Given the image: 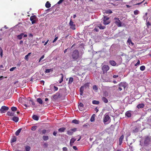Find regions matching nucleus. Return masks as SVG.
Segmentation results:
<instances>
[{
    "label": "nucleus",
    "mask_w": 151,
    "mask_h": 151,
    "mask_svg": "<svg viewBox=\"0 0 151 151\" xmlns=\"http://www.w3.org/2000/svg\"><path fill=\"white\" fill-rule=\"evenodd\" d=\"M71 129L72 131H73V132H75L77 130V128H74L73 129Z\"/></svg>",
    "instance_id": "54"
},
{
    "label": "nucleus",
    "mask_w": 151,
    "mask_h": 151,
    "mask_svg": "<svg viewBox=\"0 0 151 151\" xmlns=\"http://www.w3.org/2000/svg\"><path fill=\"white\" fill-rule=\"evenodd\" d=\"M118 85L119 86L121 87H123L124 88H125L126 87V86H125V84L124 83H122V82H121L120 83L119 85Z\"/></svg>",
    "instance_id": "26"
},
{
    "label": "nucleus",
    "mask_w": 151,
    "mask_h": 151,
    "mask_svg": "<svg viewBox=\"0 0 151 151\" xmlns=\"http://www.w3.org/2000/svg\"><path fill=\"white\" fill-rule=\"evenodd\" d=\"M22 129V128H20L19 129H18L16 132L15 134L16 136H18L19 134L20 133V132H21V131Z\"/></svg>",
    "instance_id": "22"
},
{
    "label": "nucleus",
    "mask_w": 151,
    "mask_h": 151,
    "mask_svg": "<svg viewBox=\"0 0 151 151\" xmlns=\"http://www.w3.org/2000/svg\"><path fill=\"white\" fill-rule=\"evenodd\" d=\"M31 148L29 146H27L25 147V150L26 151H30Z\"/></svg>",
    "instance_id": "42"
},
{
    "label": "nucleus",
    "mask_w": 151,
    "mask_h": 151,
    "mask_svg": "<svg viewBox=\"0 0 151 151\" xmlns=\"http://www.w3.org/2000/svg\"><path fill=\"white\" fill-rule=\"evenodd\" d=\"M62 97L61 93L60 92H58L53 96V97L54 99H56L60 98Z\"/></svg>",
    "instance_id": "6"
},
{
    "label": "nucleus",
    "mask_w": 151,
    "mask_h": 151,
    "mask_svg": "<svg viewBox=\"0 0 151 151\" xmlns=\"http://www.w3.org/2000/svg\"><path fill=\"white\" fill-rule=\"evenodd\" d=\"M118 77V75H114L113 76V77L114 78H117Z\"/></svg>",
    "instance_id": "64"
},
{
    "label": "nucleus",
    "mask_w": 151,
    "mask_h": 151,
    "mask_svg": "<svg viewBox=\"0 0 151 151\" xmlns=\"http://www.w3.org/2000/svg\"><path fill=\"white\" fill-rule=\"evenodd\" d=\"M72 123L76 124H79V121L76 119H74L72 120Z\"/></svg>",
    "instance_id": "38"
},
{
    "label": "nucleus",
    "mask_w": 151,
    "mask_h": 151,
    "mask_svg": "<svg viewBox=\"0 0 151 151\" xmlns=\"http://www.w3.org/2000/svg\"><path fill=\"white\" fill-rule=\"evenodd\" d=\"M29 37H31L32 38L33 35L32 34L30 33L29 35Z\"/></svg>",
    "instance_id": "60"
},
{
    "label": "nucleus",
    "mask_w": 151,
    "mask_h": 151,
    "mask_svg": "<svg viewBox=\"0 0 151 151\" xmlns=\"http://www.w3.org/2000/svg\"><path fill=\"white\" fill-rule=\"evenodd\" d=\"M76 140V139L74 138H73L71 139L70 143V145L71 146H73V143Z\"/></svg>",
    "instance_id": "11"
},
{
    "label": "nucleus",
    "mask_w": 151,
    "mask_h": 151,
    "mask_svg": "<svg viewBox=\"0 0 151 151\" xmlns=\"http://www.w3.org/2000/svg\"><path fill=\"white\" fill-rule=\"evenodd\" d=\"M24 35L23 33H21L20 35H18L17 36V38L19 40H21L22 37V36Z\"/></svg>",
    "instance_id": "32"
},
{
    "label": "nucleus",
    "mask_w": 151,
    "mask_h": 151,
    "mask_svg": "<svg viewBox=\"0 0 151 151\" xmlns=\"http://www.w3.org/2000/svg\"><path fill=\"white\" fill-rule=\"evenodd\" d=\"M73 78L72 77H70L69 78V80L68 81V83H69L70 84H71L72 83V82H73Z\"/></svg>",
    "instance_id": "37"
},
{
    "label": "nucleus",
    "mask_w": 151,
    "mask_h": 151,
    "mask_svg": "<svg viewBox=\"0 0 151 151\" xmlns=\"http://www.w3.org/2000/svg\"><path fill=\"white\" fill-rule=\"evenodd\" d=\"M32 118L33 119L36 121H37L39 119L38 116L35 115H34L32 116Z\"/></svg>",
    "instance_id": "28"
},
{
    "label": "nucleus",
    "mask_w": 151,
    "mask_h": 151,
    "mask_svg": "<svg viewBox=\"0 0 151 151\" xmlns=\"http://www.w3.org/2000/svg\"><path fill=\"white\" fill-rule=\"evenodd\" d=\"M106 14H111L112 13V12L111 10L109 9L106 11Z\"/></svg>",
    "instance_id": "48"
},
{
    "label": "nucleus",
    "mask_w": 151,
    "mask_h": 151,
    "mask_svg": "<svg viewBox=\"0 0 151 151\" xmlns=\"http://www.w3.org/2000/svg\"><path fill=\"white\" fill-rule=\"evenodd\" d=\"M71 58L73 61H76L79 59L81 57L79 55V52L78 50H74L72 52L71 54Z\"/></svg>",
    "instance_id": "1"
},
{
    "label": "nucleus",
    "mask_w": 151,
    "mask_h": 151,
    "mask_svg": "<svg viewBox=\"0 0 151 151\" xmlns=\"http://www.w3.org/2000/svg\"><path fill=\"white\" fill-rule=\"evenodd\" d=\"M49 132V130H47L45 129H43L42 131V132L43 134H45L47 132L48 133Z\"/></svg>",
    "instance_id": "40"
},
{
    "label": "nucleus",
    "mask_w": 151,
    "mask_h": 151,
    "mask_svg": "<svg viewBox=\"0 0 151 151\" xmlns=\"http://www.w3.org/2000/svg\"><path fill=\"white\" fill-rule=\"evenodd\" d=\"M139 131V129L138 128L136 127L133 130L132 132L134 133H137Z\"/></svg>",
    "instance_id": "39"
},
{
    "label": "nucleus",
    "mask_w": 151,
    "mask_h": 151,
    "mask_svg": "<svg viewBox=\"0 0 151 151\" xmlns=\"http://www.w3.org/2000/svg\"><path fill=\"white\" fill-rule=\"evenodd\" d=\"M92 103L94 104L98 105L99 104V102L98 101L93 100L92 101Z\"/></svg>",
    "instance_id": "35"
},
{
    "label": "nucleus",
    "mask_w": 151,
    "mask_h": 151,
    "mask_svg": "<svg viewBox=\"0 0 151 151\" xmlns=\"http://www.w3.org/2000/svg\"><path fill=\"white\" fill-rule=\"evenodd\" d=\"M134 13L135 15H137L139 13V11L138 10H136L134 11Z\"/></svg>",
    "instance_id": "50"
},
{
    "label": "nucleus",
    "mask_w": 151,
    "mask_h": 151,
    "mask_svg": "<svg viewBox=\"0 0 151 151\" xmlns=\"http://www.w3.org/2000/svg\"><path fill=\"white\" fill-rule=\"evenodd\" d=\"M109 63L113 66H115L116 64V62L114 60H110Z\"/></svg>",
    "instance_id": "15"
},
{
    "label": "nucleus",
    "mask_w": 151,
    "mask_h": 151,
    "mask_svg": "<svg viewBox=\"0 0 151 151\" xmlns=\"http://www.w3.org/2000/svg\"><path fill=\"white\" fill-rule=\"evenodd\" d=\"M16 137H15L14 136L12 139L11 142V143H13L16 141Z\"/></svg>",
    "instance_id": "34"
},
{
    "label": "nucleus",
    "mask_w": 151,
    "mask_h": 151,
    "mask_svg": "<svg viewBox=\"0 0 151 151\" xmlns=\"http://www.w3.org/2000/svg\"><path fill=\"white\" fill-rule=\"evenodd\" d=\"M73 149H74L75 150H78V148H77V147L76 146H73Z\"/></svg>",
    "instance_id": "62"
},
{
    "label": "nucleus",
    "mask_w": 151,
    "mask_h": 151,
    "mask_svg": "<svg viewBox=\"0 0 151 151\" xmlns=\"http://www.w3.org/2000/svg\"><path fill=\"white\" fill-rule=\"evenodd\" d=\"M109 17L106 16H104L103 19V23L104 25H107L110 23V22L109 20Z\"/></svg>",
    "instance_id": "3"
},
{
    "label": "nucleus",
    "mask_w": 151,
    "mask_h": 151,
    "mask_svg": "<svg viewBox=\"0 0 151 151\" xmlns=\"http://www.w3.org/2000/svg\"><path fill=\"white\" fill-rule=\"evenodd\" d=\"M140 62L139 60H138L137 62L135 64V66H137V65L140 64Z\"/></svg>",
    "instance_id": "52"
},
{
    "label": "nucleus",
    "mask_w": 151,
    "mask_h": 151,
    "mask_svg": "<svg viewBox=\"0 0 151 151\" xmlns=\"http://www.w3.org/2000/svg\"><path fill=\"white\" fill-rule=\"evenodd\" d=\"M58 37H55V38L54 40L52 42L54 43L58 39Z\"/></svg>",
    "instance_id": "56"
},
{
    "label": "nucleus",
    "mask_w": 151,
    "mask_h": 151,
    "mask_svg": "<svg viewBox=\"0 0 151 151\" xmlns=\"http://www.w3.org/2000/svg\"><path fill=\"white\" fill-rule=\"evenodd\" d=\"M146 24L147 28L151 27V17L149 18L148 21L147 20H146Z\"/></svg>",
    "instance_id": "8"
},
{
    "label": "nucleus",
    "mask_w": 151,
    "mask_h": 151,
    "mask_svg": "<svg viewBox=\"0 0 151 151\" xmlns=\"http://www.w3.org/2000/svg\"><path fill=\"white\" fill-rule=\"evenodd\" d=\"M102 70L104 73L106 72L109 69V67L108 65H104L102 67Z\"/></svg>",
    "instance_id": "5"
},
{
    "label": "nucleus",
    "mask_w": 151,
    "mask_h": 151,
    "mask_svg": "<svg viewBox=\"0 0 151 151\" xmlns=\"http://www.w3.org/2000/svg\"><path fill=\"white\" fill-rule=\"evenodd\" d=\"M124 138V136L123 135H121V136L120 137L119 139V145H121L123 140Z\"/></svg>",
    "instance_id": "17"
},
{
    "label": "nucleus",
    "mask_w": 151,
    "mask_h": 151,
    "mask_svg": "<svg viewBox=\"0 0 151 151\" xmlns=\"http://www.w3.org/2000/svg\"><path fill=\"white\" fill-rule=\"evenodd\" d=\"M37 101L40 104H42L43 101L42 100L41 98H38L37 99Z\"/></svg>",
    "instance_id": "24"
},
{
    "label": "nucleus",
    "mask_w": 151,
    "mask_h": 151,
    "mask_svg": "<svg viewBox=\"0 0 151 151\" xmlns=\"http://www.w3.org/2000/svg\"><path fill=\"white\" fill-rule=\"evenodd\" d=\"M145 66L144 65L141 66L140 68V70L142 71L144 70L145 69Z\"/></svg>",
    "instance_id": "43"
},
{
    "label": "nucleus",
    "mask_w": 151,
    "mask_h": 151,
    "mask_svg": "<svg viewBox=\"0 0 151 151\" xmlns=\"http://www.w3.org/2000/svg\"><path fill=\"white\" fill-rule=\"evenodd\" d=\"M93 88L94 90H95L96 91L97 90H98V88L97 86L96 85H94L93 86Z\"/></svg>",
    "instance_id": "47"
},
{
    "label": "nucleus",
    "mask_w": 151,
    "mask_h": 151,
    "mask_svg": "<svg viewBox=\"0 0 151 151\" xmlns=\"http://www.w3.org/2000/svg\"><path fill=\"white\" fill-rule=\"evenodd\" d=\"M66 129L64 127H62L59 128L58 129V131L60 132H63L65 131Z\"/></svg>",
    "instance_id": "20"
},
{
    "label": "nucleus",
    "mask_w": 151,
    "mask_h": 151,
    "mask_svg": "<svg viewBox=\"0 0 151 151\" xmlns=\"http://www.w3.org/2000/svg\"><path fill=\"white\" fill-rule=\"evenodd\" d=\"M95 114H93L91 116V118L90 119V121L91 122H93L95 120Z\"/></svg>",
    "instance_id": "31"
},
{
    "label": "nucleus",
    "mask_w": 151,
    "mask_h": 151,
    "mask_svg": "<svg viewBox=\"0 0 151 151\" xmlns=\"http://www.w3.org/2000/svg\"><path fill=\"white\" fill-rule=\"evenodd\" d=\"M29 103L30 104L31 103L32 105L33 106H34L35 105V103L31 99H30L29 101Z\"/></svg>",
    "instance_id": "45"
},
{
    "label": "nucleus",
    "mask_w": 151,
    "mask_h": 151,
    "mask_svg": "<svg viewBox=\"0 0 151 151\" xmlns=\"http://www.w3.org/2000/svg\"><path fill=\"white\" fill-rule=\"evenodd\" d=\"M16 67H13L9 69V70L10 71H13L16 68Z\"/></svg>",
    "instance_id": "51"
},
{
    "label": "nucleus",
    "mask_w": 151,
    "mask_h": 151,
    "mask_svg": "<svg viewBox=\"0 0 151 151\" xmlns=\"http://www.w3.org/2000/svg\"><path fill=\"white\" fill-rule=\"evenodd\" d=\"M11 109L12 111H15L17 110V108L15 107H12L11 108Z\"/></svg>",
    "instance_id": "44"
},
{
    "label": "nucleus",
    "mask_w": 151,
    "mask_h": 151,
    "mask_svg": "<svg viewBox=\"0 0 151 151\" xmlns=\"http://www.w3.org/2000/svg\"><path fill=\"white\" fill-rule=\"evenodd\" d=\"M145 106V105L143 103H141L139 104H138L137 106V107L138 109L141 108L142 109L144 108Z\"/></svg>",
    "instance_id": "12"
},
{
    "label": "nucleus",
    "mask_w": 151,
    "mask_h": 151,
    "mask_svg": "<svg viewBox=\"0 0 151 151\" xmlns=\"http://www.w3.org/2000/svg\"><path fill=\"white\" fill-rule=\"evenodd\" d=\"M108 96V93L106 91H105L104 92V96L105 97H107Z\"/></svg>",
    "instance_id": "46"
},
{
    "label": "nucleus",
    "mask_w": 151,
    "mask_h": 151,
    "mask_svg": "<svg viewBox=\"0 0 151 151\" xmlns=\"http://www.w3.org/2000/svg\"><path fill=\"white\" fill-rule=\"evenodd\" d=\"M69 24L71 28L73 30H74L75 29V25L74 24V22L72 21L71 20H70V21Z\"/></svg>",
    "instance_id": "10"
},
{
    "label": "nucleus",
    "mask_w": 151,
    "mask_h": 151,
    "mask_svg": "<svg viewBox=\"0 0 151 151\" xmlns=\"http://www.w3.org/2000/svg\"><path fill=\"white\" fill-rule=\"evenodd\" d=\"M42 139L44 141H47L49 139V137L47 136H43L42 137Z\"/></svg>",
    "instance_id": "33"
},
{
    "label": "nucleus",
    "mask_w": 151,
    "mask_h": 151,
    "mask_svg": "<svg viewBox=\"0 0 151 151\" xmlns=\"http://www.w3.org/2000/svg\"><path fill=\"white\" fill-rule=\"evenodd\" d=\"M114 23L118 27H120L122 26V23L120 20L119 21L115 22Z\"/></svg>",
    "instance_id": "13"
},
{
    "label": "nucleus",
    "mask_w": 151,
    "mask_h": 151,
    "mask_svg": "<svg viewBox=\"0 0 151 151\" xmlns=\"http://www.w3.org/2000/svg\"><path fill=\"white\" fill-rule=\"evenodd\" d=\"M37 17L35 15L31 16L30 17V20L32 22V24L35 23L36 21Z\"/></svg>",
    "instance_id": "7"
},
{
    "label": "nucleus",
    "mask_w": 151,
    "mask_h": 151,
    "mask_svg": "<svg viewBox=\"0 0 151 151\" xmlns=\"http://www.w3.org/2000/svg\"><path fill=\"white\" fill-rule=\"evenodd\" d=\"M9 109L8 107L3 106L1 107V109H0V111L2 114L5 113Z\"/></svg>",
    "instance_id": "4"
},
{
    "label": "nucleus",
    "mask_w": 151,
    "mask_h": 151,
    "mask_svg": "<svg viewBox=\"0 0 151 151\" xmlns=\"http://www.w3.org/2000/svg\"><path fill=\"white\" fill-rule=\"evenodd\" d=\"M60 75L62 76L60 80L59 81V83H61L63 81V75L61 73Z\"/></svg>",
    "instance_id": "41"
},
{
    "label": "nucleus",
    "mask_w": 151,
    "mask_h": 151,
    "mask_svg": "<svg viewBox=\"0 0 151 151\" xmlns=\"http://www.w3.org/2000/svg\"><path fill=\"white\" fill-rule=\"evenodd\" d=\"M78 108L80 111H82L84 109L83 104L82 103H80L78 105Z\"/></svg>",
    "instance_id": "9"
},
{
    "label": "nucleus",
    "mask_w": 151,
    "mask_h": 151,
    "mask_svg": "<svg viewBox=\"0 0 151 151\" xmlns=\"http://www.w3.org/2000/svg\"><path fill=\"white\" fill-rule=\"evenodd\" d=\"M37 127L36 126H33L31 128V130L33 131H34L36 130L37 128Z\"/></svg>",
    "instance_id": "49"
},
{
    "label": "nucleus",
    "mask_w": 151,
    "mask_h": 151,
    "mask_svg": "<svg viewBox=\"0 0 151 151\" xmlns=\"http://www.w3.org/2000/svg\"><path fill=\"white\" fill-rule=\"evenodd\" d=\"M73 131L70 129V130H68L67 132V134L69 135H72L73 134Z\"/></svg>",
    "instance_id": "30"
},
{
    "label": "nucleus",
    "mask_w": 151,
    "mask_h": 151,
    "mask_svg": "<svg viewBox=\"0 0 151 151\" xmlns=\"http://www.w3.org/2000/svg\"><path fill=\"white\" fill-rule=\"evenodd\" d=\"M31 54V52L29 53L27 55L25 56V57H24V59H25V60H28V57Z\"/></svg>",
    "instance_id": "36"
},
{
    "label": "nucleus",
    "mask_w": 151,
    "mask_h": 151,
    "mask_svg": "<svg viewBox=\"0 0 151 151\" xmlns=\"http://www.w3.org/2000/svg\"><path fill=\"white\" fill-rule=\"evenodd\" d=\"M63 151H67V148L66 147H64L63 148Z\"/></svg>",
    "instance_id": "58"
},
{
    "label": "nucleus",
    "mask_w": 151,
    "mask_h": 151,
    "mask_svg": "<svg viewBox=\"0 0 151 151\" xmlns=\"http://www.w3.org/2000/svg\"><path fill=\"white\" fill-rule=\"evenodd\" d=\"M44 55H43L42 56V57L40 58L39 62H40L42 59L44 58Z\"/></svg>",
    "instance_id": "55"
},
{
    "label": "nucleus",
    "mask_w": 151,
    "mask_h": 151,
    "mask_svg": "<svg viewBox=\"0 0 151 151\" xmlns=\"http://www.w3.org/2000/svg\"><path fill=\"white\" fill-rule=\"evenodd\" d=\"M54 91H57L58 90V88L57 87H56L55 86H54Z\"/></svg>",
    "instance_id": "57"
},
{
    "label": "nucleus",
    "mask_w": 151,
    "mask_h": 151,
    "mask_svg": "<svg viewBox=\"0 0 151 151\" xmlns=\"http://www.w3.org/2000/svg\"><path fill=\"white\" fill-rule=\"evenodd\" d=\"M114 20L115 21V22L119 21H120L119 18H116V17H115L114 18Z\"/></svg>",
    "instance_id": "53"
},
{
    "label": "nucleus",
    "mask_w": 151,
    "mask_h": 151,
    "mask_svg": "<svg viewBox=\"0 0 151 151\" xmlns=\"http://www.w3.org/2000/svg\"><path fill=\"white\" fill-rule=\"evenodd\" d=\"M48 145V144L47 143H44V146L45 147H47Z\"/></svg>",
    "instance_id": "61"
},
{
    "label": "nucleus",
    "mask_w": 151,
    "mask_h": 151,
    "mask_svg": "<svg viewBox=\"0 0 151 151\" xmlns=\"http://www.w3.org/2000/svg\"><path fill=\"white\" fill-rule=\"evenodd\" d=\"M53 135L55 136H56L57 132L56 131H55L53 132Z\"/></svg>",
    "instance_id": "63"
},
{
    "label": "nucleus",
    "mask_w": 151,
    "mask_h": 151,
    "mask_svg": "<svg viewBox=\"0 0 151 151\" xmlns=\"http://www.w3.org/2000/svg\"><path fill=\"white\" fill-rule=\"evenodd\" d=\"M7 115L9 116H12L14 115V113L10 111H8L7 113Z\"/></svg>",
    "instance_id": "29"
},
{
    "label": "nucleus",
    "mask_w": 151,
    "mask_h": 151,
    "mask_svg": "<svg viewBox=\"0 0 151 151\" xmlns=\"http://www.w3.org/2000/svg\"><path fill=\"white\" fill-rule=\"evenodd\" d=\"M125 115L128 117H130L131 116V114L129 111H127L125 113Z\"/></svg>",
    "instance_id": "27"
},
{
    "label": "nucleus",
    "mask_w": 151,
    "mask_h": 151,
    "mask_svg": "<svg viewBox=\"0 0 151 151\" xmlns=\"http://www.w3.org/2000/svg\"><path fill=\"white\" fill-rule=\"evenodd\" d=\"M130 37L128 39L127 42H128L129 45H130V43H131L132 45H134V43L132 42L131 38H130Z\"/></svg>",
    "instance_id": "25"
},
{
    "label": "nucleus",
    "mask_w": 151,
    "mask_h": 151,
    "mask_svg": "<svg viewBox=\"0 0 151 151\" xmlns=\"http://www.w3.org/2000/svg\"><path fill=\"white\" fill-rule=\"evenodd\" d=\"M12 120L15 122H18L19 120V118L18 117L14 116L12 118Z\"/></svg>",
    "instance_id": "16"
},
{
    "label": "nucleus",
    "mask_w": 151,
    "mask_h": 151,
    "mask_svg": "<svg viewBox=\"0 0 151 151\" xmlns=\"http://www.w3.org/2000/svg\"><path fill=\"white\" fill-rule=\"evenodd\" d=\"M111 122V119L109 116L105 114L103 118V122L105 124H108Z\"/></svg>",
    "instance_id": "2"
},
{
    "label": "nucleus",
    "mask_w": 151,
    "mask_h": 151,
    "mask_svg": "<svg viewBox=\"0 0 151 151\" xmlns=\"http://www.w3.org/2000/svg\"><path fill=\"white\" fill-rule=\"evenodd\" d=\"M63 0H60L57 3L58 4H60L62 3Z\"/></svg>",
    "instance_id": "59"
},
{
    "label": "nucleus",
    "mask_w": 151,
    "mask_h": 151,
    "mask_svg": "<svg viewBox=\"0 0 151 151\" xmlns=\"http://www.w3.org/2000/svg\"><path fill=\"white\" fill-rule=\"evenodd\" d=\"M45 6L47 8H49L51 6V4L49 1H47L45 4Z\"/></svg>",
    "instance_id": "23"
},
{
    "label": "nucleus",
    "mask_w": 151,
    "mask_h": 151,
    "mask_svg": "<svg viewBox=\"0 0 151 151\" xmlns=\"http://www.w3.org/2000/svg\"><path fill=\"white\" fill-rule=\"evenodd\" d=\"M101 99L105 103H107L108 102V99L104 96L102 97Z\"/></svg>",
    "instance_id": "19"
},
{
    "label": "nucleus",
    "mask_w": 151,
    "mask_h": 151,
    "mask_svg": "<svg viewBox=\"0 0 151 151\" xmlns=\"http://www.w3.org/2000/svg\"><path fill=\"white\" fill-rule=\"evenodd\" d=\"M53 71V69L51 68L50 69H46L45 70V73H50V72H52Z\"/></svg>",
    "instance_id": "21"
},
{
    "label": "nucleus",
    "mask_w": 151,
    "mask_h": 151,
    "mask_svg": "<svg viewBox=\"0 0 151 151\" xmlns=\"http://www.w3.org/2000/svg\"><path fill=\"white\" fill-rule=\"evenodd\" d=\"M97 26L100 29H104L106 27L105 26H102L101 24H99L97 25Z\"/></svg>",
    "instance_id": "18"
},
{
    "label": "nucleus",
    "mask_w": 151,
    "mask_h": 151,
    "mask_svg": "<svg viewBox=\"0 0 151 151\" xmlns=\"http://www.w3.org/2000/svg\"><path fill=\"white\" fill-rule=\"evenodd\" d=\"M84 91V86H82L81 87L80 89L79 92L80 94L81 95H83V91Z\"/></svg>",
    "instance_id": "14"
}]
</instances>
